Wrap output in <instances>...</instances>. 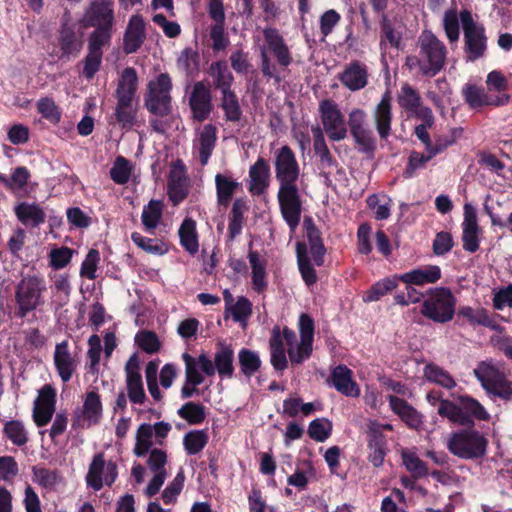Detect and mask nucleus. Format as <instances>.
<instances>
[{"mask_svg":"<svg viewBox=\"0 0 512 512\" xmlns=\"http://www.w3.org/2000/svg\"><path fill=\"white\" fill-rule=\"evenodd\" d=\"M474 373L485 390L503 375L493 364L487 362L479 364Z\"/></svg>","mask_w":512,"mask_h":512,"instance_id":"nucleus-58","label":"nucleus"},{"mask_svg":"<svg viewBox=\"0 0 512 512\" xmlns=\"http://www.w3.org/2000/svg\"><path fill=\"white\" fill-rule=\"evenodd\" d=\"M61 59L70 60L76 58L82 49V41L76 36L73 27L64 24L59 36Z\"/></svg>","mask_w":512,"mask_h":512,"instance_id":"nucleus-36","label":"nucleus"},{"mask_svg":"<svg viewBox=\"0 0 512 512\" xmlns=\"http://www.w3.org/2000/svg\"><path fill=\"white\" fill-rule=\"evenodd\" d=\"M103 407L100 395L92 390L86 392L83 397V406L81 416L83 421L88 425H95L99 423L102 418Z\"/></svg>","mask_w":512,"mask_h":512,"instance_id":"nucleus-35","label":"nucleus"},{"mask_svg":"<svg viewBox=\"0 0 512 512\" xmlns=\"http://www.w3.org/2000/svg\"><path fill=\"white\" fill-rule=\"evenodd\" d=\"M376 129L381 138L389 136L391 130V96L386 92L373 112Z\"/></svg>","mask_w":512,"mask_h":512,"instance_id":"nucleus-33","label":"nucleus"},{"mask_svg":"<svg viewBox=\"0 0 512 512\" xmlns=\"http://www.w3.org/2000/svg\"><path fill=\"white\" fill-rule=\"evenodd\" d=\"M306 233L309 242V253L314 263L320 266L325 253L318 230L312 224H306Z\"/></svg>","mask_w":512,"mask_h":512,"instance_id":"nucleus-48","label":"nucleus"},{"mask_svg":"<svg viewBox=\"0 0 512 512\" xmlns=\"http://www.w3.org/2000/svg\"><path fill=\"white\" fill-rule=\"evenodd\" d=\"M419 56H408L406 66L411 72L435 76L444 66L446 47L432 32L423 31L417 41Z\"/></svg>","mask_w":512,"mask_h":512,"instance_id":"nucleus-3","label":"nucleus"},{"mask_svg":"<svg viewBox=\"0 0 512 512\" xmlns=\"http://www.w3.org/2000/svg\"><path fill=\"white\" fill-rule=\"evenodd\" d=\"M54 365L59 377L64 383L71 380L73 374L79 366L78 358L71 354L66 341L56 345L54 351Z\"/></svg>","mask_w":512,"mask_h":512,"instance_id":"nucleus-23","label":"nucleus"},{"mask_svg":"<svg viewBox=\"0 0 512 512\" xmlns=\"http://www.w3.org/2000/svg\"><path fill=\"white\" fill-rule=\"evenodd\" d=\"M172 88L171 78L168 74L162 73L148 84V93L145 99L149 111L158 115H167L170 112Z\"/></svg>","mask_w":512,"mask_h":512,"instance_id":"nucleus-9","label":"nucleus"},{"mask_svg":"<svg viewBox=\"0 0 512 512\" xmlns=\"http://www.w3.org/2000/svg\"><path fill=\"white\" fill-rule=\"evenodd\" d=\"M262 35L264 43L257 44V50L259 51L261 60V72L265 77L279 82L280 76L277 67L272 63L269 53L275 57L278 65L284 68L292 63V54L285 39L276 28L266 27L262 30Z\"/></svg>","mask_w":512,"mask_h":512,"instance_id":"nucleus-4","label":"nucleus"},{"mask_svg":"<svg viewBox=\"0 0 512 512\" xmlns=\"http://www.w3.org/2000/svg\"><path fill=\"white\" fill-rule=\"evenodd\" d=\"M238 360L241 371L246 377H251L261 366L259 354L249 349H241L238 353Z\"/></svg>","mask_w":512,"mask_h":512,"instance_id":"nucleus-49","label":"nucleus"},{"mask_svg":"<svg viewBox=\"0 0 512 512\" xmlns=\"http://www.w3.org/2000/svg\"><path fill=\"white\" fill-rule=\"evenodd\" d=\"M178 414L190 424H199L204 421L206 416L204 407L194 402L184 404Z\"/></svg>","mask_w":512,"mask_h":512,"instance_id":"nucleus-62","label":"nucleus"},{"mask_svg":"<svg viewBox=\"0 0 512 512\" xmlns=\"http://www.w3.org/2000/svg\"><path fill=\"white\" fill-rule=\"evenodd\" d=\"M300 336L288 327L275 326L269 340L270 362L274 369L283 371L308 360L313 351L314 322L307 314L299 317Z\"/></svg>","mask_w":512,"mask_h":512,"instance_id":"nucleus-1","label":"nucleus"},{"mask_svg":"<svg viewBox=\"0 0 512 512\" xmlns=\"http://www.w3.org/2000/svg\"><path fill=\"white\" fill-rule=\"evenodd\" d=\"M74 250L68 247H57L51 249L49 253V265L55 270L65 268L73 257Z\"/></svg>","mask_w":512,"mask_h":512,"instance_id":"nucleus-61","label":"nucleus"},{"mask_svg":"<svg viewBox=\"0 0 512 512\" xmlns=\"http://www.w3.org/2000/svg\"><path fill=\"white\" fill-rule=\"evenodd\" d=\"M189 104L194 119L200 122L207 119L212 110V97L209 86L202 81L196 82L192 88Z\"/></svg>","mask_w":512,"mask_h":512,"instance_id":"nucleus-18","label":"nucleus"},{"mask_svg":"<svg viewBox=\"0 0 512 512\" xmlns=\"http://www.w3.org/2000/svg\"><path fill=\"white\" fill-rule=\"evenodd\" d=\"M460 20L464 30L468 59L475 60L481 57L486 49L483 28L474 22L471 13L467 10L460 13Z\"/></svg>","mask_w":512,"mask_h":512,"instance_id":"nucleus-12","label":"nucleus"},{"mask_svg":"<svg viewBox=\"0 0 512 512\" xmlns=\"http://www.w3.org/2000/svg\"><path fill=\"white\" fill-rule=\"evenodd\" d=\"M399 277H388L375 283L365 294L363 300L365 302L378 301L381 297L394 290L398 285Z\"/></svg>","mask_w":512,"mask_h":512,"instance_id":"nucleus-46","label":"nucleus"},{"mask_svg":"<svg viewBox=\"0 0 512 512\" xmlns=\"http://www.w3.org/2000/svg\"><path fill=\"white\" fill-rule=\"evenodd\" d=\"M118 475L117 465L113 461H105L102 453L96 454L86 475L87 486L99 491L104 485L111 486Z\"/></svg>","mask_w":512,"mask_h":512,"instance_id":"nucleus-11","label":"nucleus"},{"mask_svg":"<svg viewBox=\"0 0 512 512\" xmlns=\"http://www.w3.org/2000/svg\"><path fill=\"white\" fill-rule=\"evenodd\" d=\"M323 131L332 141H341L347 137L348 127L345 116L333 100H323L319 104Z\"/></svg>","mask_w":512,"mask_h":512,"instance_id":"nucleus-8","label":"nucleus"},{"mask_svg":"<svg viewBox=\"0 0 512 512\" xmlns=\"http://www.w3.org/2000/svg\"><path fill=\"white\" fill-rule=\"evenodd\" d=\"M177 67L187 74L197 72L199 68V55L197 51L192 48H185L181 51L177 59Z\"/></svg>","mask_w":512,"mask_h":512,"instance_id":"nucleus-59","label":"nucleus"},{"mask_svg":"<svg viewBox=\"0 0 512 512\" xmlns=\"http://www.w3.org/2000/svg\"><path fill=\"white\" fill-rule=\"evenodd\" d=\"M332 424L325 418L313 420L308 428L309 436L318 442H324L331 434Z\"/></svg>","mask_w":512,"mask_h":512,"instance_id":"nucleus-63","label":"nucleus"},{"mask_svg":"<svg viewBox=\"0 0 512 512\" xmlns=\"http://www.w3.org/2000/svg\"><path fill=\"white\" fill-rule=\"evenodd\" d=\"M221 108L224 111L226 120L235 122L240 119L242 114L241 108L232 90L222 93Z\"/></svg>","mask_w":512,"mask_h":512,"instance_id":"nucleus-56","label":"nucleus"},{"mask_svg":"<svg viewBox=\"0 0 512 512\" xmlns=\"http://www.w3.org/2000/svg\"><path fill=\"white\" fill-rule=\"evenodd\" d=\"M179 237L181 245L190 254H195L198 251L199 245L196 234V224L194 220L187 218L183 221L179 229Z\"/></svg>","mask_w":512,"mask_h":512,"instance_id":"nucleus-45","label":"nucleus"},{"mask_svg":"<svg viewBox=\"0 0 512 512\" xmlns=\"http://www.w3.org/2000/svg\"><path fill=\"white\" fill-rule=\"evenodd\" d=\"M233 350L227 346H222L215 354L214 368L221 377L230 378L233 375Z\"/></svg>","mask_w":512,"mask_h":512,"instance_id":"nucleus-43","label":"nucleus"},{"mask_svg":"<svg viewBox=\"0 0 512 512\" xmlns=\"http://www.w3.org/2000/svg\"><path fill=\"white\" fill-rule=\"evenodd\" d=\"M464 219L462 222L463 249L474 253L479 249L482 230L477 221L476 209L469 203L464 205Z\"/></svg>","mask_w":512,"mask_h":512,"instance_id":"nucleus-15","label":"nucleus"},{"mask_svg":"<svg viewBox=\"0 0 512 512\" xmlns=\"http://www.w3.org/2000/svg\"><path fill=\"white\" fill-rule=\"evenodd\" d=\"M137 87V73L134 68H125L116 91L117 100L133 102Z\"/></svg>","mask_w":512,"mask_h":512,"instance_id":"nucleus-37","label":"nucleus"},{"mask_svg":"<svg viewBox=\"0 0 512 512\" xmlns=\"http://www.w3.org/2000/svg\"><path fill=\"white\" fill-rule=\"evenodd\" d=\"M391 410L409 427L419 429L423 424V415L405 400L395 396H388Z\"/></svg>","mask_w":512,"mask_h":512,"instance_id":"nucleus-25","label":"nucleus"},{"mask_svg":"<svg viewBox=\"0 0 512 512\" xmlns=\"http://www.w3.org/2000/svg\"><path fill=\"white\" fill-rule=\"evenodd\" d=\"M45 281L37 276L24 277L17 287L16 299L22 314H26L44 303Z\"/></svg>","mask_w":512,"mask_h":512,"instance_id":"nucleus-10","label":"nucleus"},{"mask_svg":"<svg viewBox=\"0 0 512 512\" xmlns=\"http://www.w3.org/2000/svg\"><path fill=\"white\" fill-rule=\"evenodd\" d=\"M297 260L300 273L305 283L307 285L314 284L317 280V277L314 268L309 263L307 256V247L305 244H297Z\"/></svg>","mask_w":512,"mask_h":512,"instance_id":"nucleus-53","label":"nucleus"},{"mask_svg":"<svg viewBox=\"0 0 512 512\" xmlns=\"http://www.w3.org/2000/svg\"><path fill=\"white\" fill-rule=\"evenodd\" d=\"M34 481L46 489L55 488L60 482V475L54 471L46 468H34Z\"/></svg>","mask_w":512,"mask_h":512,"instance_id":"nucleus-64","label":"nucleus"},{"mask_svg":"<svg viewBox=\"0 0 512 512\" xmlns=\"http://www.w3.org/2000/svg\"><path fill=\"white\" fill-rule=\"evenodd\" d=\"M162 212L163 204L158 200H151L148 205L144 207L141 219L147 230H153L158 226L162 218Z\"/></svg>","mask_w":512,"mask_h":512,"instance_id":"nucleus-47","label":"nucleus"},{"mask_svg":"<svg viewBox=\"0 0 512 512\" xmlns=\"http://www.w3.org/2000/svg\"><path fill=\"white\" fill-rule=\"evenodd\" d=\"M15 213L24 225L37 226L45 220L43 209L35 203H20L15 207Z\"/></svg>","mask_w":512,"mask_h":512,"instance_id":"nucleus-40","label":"nucleus"},{"mask_svg":"<svg viewBox=\"0 0 512 512\" xmlns=\"http://www.w3.org/2000/svg\"><path fill=\"white\" fill-rule=\"evenodd\" d=\"M209 72L215 88L219 89L221 93L231 91L230 87L234 77L225 62L212 63Z\"/></svg>","mask_w":512,"mask_h":512,"instance_id":"nucleus-41","label":"nucleus"},{"mask_svg":"<svg viewBox=\"0 0 512 512\" xmlns=\"http://www.w3.org/2000/svg\"><path fill=\"white\" fill-rule=\"evenodd\" d=\"M391 410L409 427L419 429L423 424V415L405 400L395 396H388Z\"/></svg>","mask_w":512,"mask_h":512,"instance_id":"nucleus-26","label":"nucleus"},{"mask_svg":"<svg viewBox=\"0 0 512 512\" xmlns=\"http://www.w3.org/2000/svg\"><path fill=\"white\" fill-rule=\"evenodd\" d=\"M251 269L252 288L263 292L267 287V259L256 250H249L247 254Z\"/></svg>","mask_w":512,"mask_h":512,"instance_id":"nucleus-30","label":"nucleus"},{"mask_svg":"<svg viewBox=\"0 0 512 512\" xmlns=\"http://www.w3.org/2000/svg\"><path fill=\"white\" fill-rule=\"evenodd\" d=\"M456 299L447 288L431 289L423 301L421 313L437 323L450 321L455 313Z\"/></svg>","mask_w":512,"mask_h":512,"instance_id":"nucleus-7","label":"nucleus"},{"mask_svg":"<svg viewBox=\"0 0 512 512\" xmlns=\"http://www.w3.org/2000/svg\"><path fill=\"white\" fill-rule=\"evenodd\" d=\"M126 386L128 397L132 403L143 404L146 395L144 391L142 376L139 372V359L133 354L125 365Z\"/></svg>","mask_w":512,"mask_h":512,"instance_id":"nucleus-19","label":"nucleus"},{"mask_svg":"<svg viewBox=\"0 0 512 512\" xmlns=\"http://www.w3.org/2000/svg\"><path fill=\"white\" fill-rule=\"evenodd\" d=\"M275 173L279 182L278 200L283 218L294 230L300 221L301 202L297 182L300 168L293 151L281 147L275 154Z\"/></svg>","mask_w":512,"mask_h":512,"instance_id":"nucleus-2","label":"nucleus"},{"mask_svg":"<svg viewBox=\"0 0 512 512\" xmlns=\"http://www.w3.org/2000/svg\"><path fill=\"white\" fill-rule=\"evenodd\" d=\"M347 127L362 151L373 149L374 136L367 123V115L364 110L360 108L352 109L348 115Z\"/></svg>","mask_w":512,"mask_h":512,"instance_id":"nucleus-14","label":"nucleus"},{"mask_svg":"<svg viewBox=\"0 0 512 512\" xmlns=\"http://www.w3.org/2000/svg\"><path fill=\"white\" fill-rule=\"evenodd\" d=\"M423 377L428 382L434 383L442 388L451 390L456 387V380L442 367L429 363L423 369Z\"/></svg>","mask_w":512,"mask_h":512,"instance_id":"nucleus-38","label":"nucleus"},{"mask_svg":"<svg viewBox=\"0 0 512 512\" xmlns=\"http://www.w3.org/2000/svg\"><path fill=\"white\" fill-rule=\"evenodd\" d=\"M188 194V178L181 162L172 165L168 178V195L174 205L182 202Z\"/></svg>","mask_w":512,"mask_h":512,"instance_id":"nucleus-24","label":"nucleus"},{"mask_svg":"<svg viewBox=\"0 0 512 512\" xmlns=\"http://www.w3.org/2000/svg\"><path fill=\"white\" fill-rule=\"evenodd\" d=\"M183 360L185 363L186 381L193 387L203 383L204 377L201 371L207 376L215 374L213 362L205 354H201L198 358L183 354Z\"/></svg>","mask_w":512,"mask_h":512,"instance_id":"nucleus-17","label":"nucleus"},{"mask_svg":"<svg viewBox=\"0 0 512 512\" xmlns=\"http://www.w3.org/2000/svg\"><path fill=\"white\" fill-rule=\"evenodd\" d=\"M153 427L150 424H141L136 432V443L133 453L137 457L145 456L153 446Z\"/></svg>","mask_w":512,"mask_h":512,"instance_id":"nucleus-44","label":"nucleus"},{"mask_svg":"<svg viewBox=\"0 0 512 512\" xmlns=\"http://www.w3.org/2000/svg\"><path fill=\"white\" fill-rule=\"evenodd\" d=\"M114 23V9L112 0H94L86 9L82 24L85 27L96 29H112Z\"/></svg>","mask_w":512,"mask_h":512,"instance_id":"nucleus-13","label":"nucleus"},{"mask_svg":"<svg viewBox=\"0 0 512 512\" xmlns=\"http://www.w3.org/2000/svg\"><path fill=\"white\" fill-rule=\"evenodd\" d=\"M245 211V202L241 199L235 200L231 210L228 226V232L231 239L235 238L237 235L241 233Z\"/></svg>","mask_w":512,"mask_h":512,"instance_id":"nucleus-54","label":"nucleus"},{"mask_svg":"<svg viewBox=\"0 0 512 512\" xmlns=\"http://www.w3.org/2000/svg\"><path fill=\"white\" fill-rule=\"evenodd\" d=\"M441 277V270L436 265H428L406 272L399 276V280L407 285L422 286L437 282Z\"/></svg>","mask_w":512,"mask_h":512,"instance_id":"nucleus-32","label":"nucleus"},{"mask_svg":"<svg viewBox=\"0 0 512 512\" xmlns=\"http://www.w3.org/2000/svg\"><path fill=\"white\" fill-rule=\"evenodd\" d=\"M6 437L17 446H22L28 441V433L24 424L18 420H11L4 426Z\"/></svg>","mask_w":512,"mask_h":512,"instance_id":"nucleus-57","label":"nucleus"},{"mask_svg":"<svg viewBox=\"0 0 512 512\" xmlns=\"http://www.w3.org/2000/svg\"><path fill=\"white\" fill-rule=\"evenodd\" d=\"M208 435L204 430H193L184 435L183 445L189 455L198 454L206 446Z\"/></svg>","mask_w":512,"mask_h":512,"instance_id":"nucleus-51","label":"nucleus"},{"mask_svg":"<svg viewBox=\"0 0 512 512\" xmlns=\"http://www.w3.org/2000/svg\"><path fill=\"white\" fill-rule=\"evenodd\" d=\"M50 279L52 281L50 286L51 303L56 309H59L69 301L72 290L69 276L63 273H55L50 275Z\"/></svg>","mask_w":512,"mask_h":512,"instance_id":"nucleus-34","label":"nucleus"},{"mask_svg":"<svg viewBox=\"0 0 512 512\" xmlns=\"http://www.w3.org/2000/svg\"><path fill=\"white\" fill-rule=\"evenodd\" d=\"M215 186L218 204L227 206L239 188L240 183L229 175L218 173L215 176Z\"/></svg>","mask_w":512,"mask_h":512,"instance_id":"nucleus-39","label":"nucleus"},{"mask_svg":"<svg viewBox=\"0 0 512 512\" xmlns=\"http://www.w3.org/2000/svg\"><path fill=\"white\" fill-rule=\"evenodd\" d=\"M437 412L452 424L467 427L474 424V418L488 420L490 417L486 409L469 396H458L455 401L449 399L440 401Z\"/></svg>","mask_w":512,"mask_h":512,"instance_id":"nucleus-5","label":"nucleus"},{"mask_svg":"<svg viewBox=\"0 0 512 512\" xmlns=\"http://www.w3.org/2000/svg\"><path fill=\"white\" fill-rule=\"evenodd\" d=\"M217 140V129L213 124L204 125L194 140V149L198 153L202 165H206L214 150Z\"/></svg>","mask_w":512,"mask_h":512,"instance_id":"nucleus-28","label":"nucleus"},{"mask_svg":"<svg viewBox=\"0 0 512 512\" xmlns=\"http://www.w3.org/2000/svg\"><path fill=\"white\" fill-rule=\"evenodd\" d=\"M146 39V25L143 17L134 14L130 17L123 38V50L127 54L135 53Z\"/></svg>","mask_w":512,"mask_h":512,"instance_id":"nucleus-22","label":"nucleus"},{"mask_svg":"<svg viewBox=\"0 0 512 512\" xmlns=\"http://www.w3.org/2000/svg\"><path fill=\"white\" fill-rule=\"evenodd\" d=\"M56 391L50 385H45L39 390L34 402L33 417L37 426H45L52 418L55 411Z\"/></svg>","mask_w":512,"mask_h":512,"instance_id":"nucleus-20","label":"nucleus"},{"mask_svg":"<svg viewBox=\"0 0 512 512\" xmlns=\"http://www.w3.org/2000/svg\"><path fill=\"white\" fill-rule=\"evenodd\" d=\"M167 454L161 449H153L147 461L149 469L154 473L153 478L150 480L146 487L145 493L148 497L157 494L167 478L166 466Z\"/></svg>","mask_w":512,"mask_h":512,"instance_id":"nucleus-16","label":"nucleus"},{"mask_svg":"<svg viewBox=\"0 0 512 512\" xmlns=\"http://www.w3.org/2000/svg\"><path fill=\"white\" fill-rule=\"evenodd\" d=\"M487 439L473 429H462L452 432L447 439V449L462 459L482 457L487 448Z\"/></svg>","mask_w":512,"mask_h":512,"instance_id":"nucleus-6","label":"nucleus"},{"mask_svg":"<svg viewBox=\"0 0 512 512\" xmlns=\"http://www.w3.org/2000/svg\"><path fill=\"white\" fill-rule=\"evenodd\" d=\"M368 434V459L374 467L382 466L387 454V441L382 433L378 422L370 420L367 424Z\"/></svg>","mask_w":512,"mask_h":512,"instance_id":"nucleus-21","label":"nucleus"},{"mask_svg":"<svg viewBox=\"0 0 512 512\" xmlns=\"http://www.w3.org/2000/svg\"><path fill=\"white\" fill-rule=\"evenodd\" d=\"M339 80L350 91L361 90L368 83L367 67L357 61L351 62L339 75Z\"/></svg>","mask_w":512,"mask_h":512,"instance_id":"nucleus-29","label":"nucleus"},{"mask_svg":"<svg viewBox=\"0 0 512 512\" xmlns=\"http://www.w3.org/2000/svg\"><path fill=\"white\" fill-rule=\"evenodd\" d=\"M132 170L131 162L122 156H118L110 170V177L116 184L124 185L129 181Z\"/></svg>","mask_w":512,"mask_h":512,"instance_id":"nucleus-52","label":"nucleus"},{"mask_svg":"<svg viewBox=\"0 0 512 512\" xmlns=\"http://www.w3.org/2000/svg\"><path fill=\"white\" fill-rule=\"evenodd\" d=\"M39 114L51 124H58L61 120L62 112L55 101L50 97H42L36 103Z\"/></svg>","mask_w":512,"mask_h":512,"instance_id":"nucleus-50","label":"nucleus"},{"mask_svg":"<svg viewBox=\"0 0 512 512\" xmlns=\"http://www.w3.org/2000/svg\"><path fill=\"white\" fill-rule=\"evenodd\" d=\"M270 179V166L263 158L258 160L249 170V191L254 195L263 194L268 186Z\"/></svg>","mask_w":512,"mask_h":512,"instance_id":"nucleus-31","label":"nucleus"},{"mask_svg":"<svg viewBox=\"0 0 512 512\" xmlns=\"http://www.w3.org/2000/svg\"><path fill=\"white\" fill-rule=\"evenodd\" d=\"M463 93L465 100L473 108L484 105H502L508 100V97H505V99L497 98L496 100H491L482 88L473 85L467 86L463 90Z\"/></svg>","mask_w":512,"mask_h":512,"instance_id":"nucleus-42","label":"nucleus"},{"mask_svg":"<svg viewBox=\"0 0 512 512\" xmlns=\"http://www.w3.org/2000/svg\"><path fill=\"white\" fill-rule=\"evenodd\" d=\"M331 382L338 392L347 397H358L360 395V387L353 380V372L345 365H338L333 369Z\"/></svg>","mask_w":512,"mask_h":512,"instance_id":"nucleus-27","label":"nucleus"},{"mask_svg":"<svg viewBox=\"0 0 512 512\" xmlns=\"http://www.w3.org/2000/svg\"><path fill=\"white\" fill-rule=\"evenodd\" d=\"M401 455L404 466L414 477L419 478L427 474L425 463L419 459L415 452L404 450Z\"/></svg>","mask_w":512,"mask_h":512,"instance_id":"nucleus-60","label":"nucleus"},{"mask_svg":"<svg viewBox=\"0 0 512 512\" xmlns=\"http://www.w3.org/2000/svg\"><path fill=\"white\" fill-rule=\"evenodd\" d=\"M132 241L145 252L153 255H164L168 252V248L162 241L151 239L134 232L131 235Z\"/></svg>","mask_w":512,"mask_h":512,"instance_id":"nucleus-55","label":"nucleus"}]
</instances>
